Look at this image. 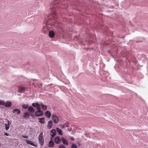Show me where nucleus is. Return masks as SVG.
<instances>
[{
  "label": "nucleus",
  "mask_w": 148,
  "mask_h": 148,
  "mask_svg": "<svg viewBox=\"0 0 148 148\" xmlns=\"http://www.w3.org/2000/svg\"><path fill=\"white\" fill-rule=\"evenodd\" d=\"M5 104V102L3 101L0 100V105H4Z\"/></svg>",
  "instance_id": "obj_22"
},
{
  "label": "nucleus",
  "mask_w": 148,
  "mask_h": 148,
  "mask_svg": "<svg viewBox=\"0 0 148 148\" xmlns=\"http://www.w3.org/2000/svg\"><path fill=\"white\" fill-rule=\"evenodd\" d=\"M29 116V114L28 113H26L24 114V117H28Z\"/></svg>",
  "instance_id": "obj_23"
},
{
  "label": "nucleus",
  "mask_w": 148,
  "mask_h": 148,
  "mask_svg": "<svg viewBox=\"0 0 148 148\" xmlns=\"http://www.w3.org/2000/svg\"><path fill=\"white\" fill-rule=\"evenodd\" d=\"M73 137H72V138H71V140H73Z\"/></svg>",
  "instance_id": "obj_28"
},
{
  "label": "nucleus",
  "mask_w": 148,
  "mask_h": 148,
  "mask_svg": "<svg viewBox=\"0 0 148 148\" xmlns=\"http://www.w3.org/2000/svg\"><path fill=\"white\" fill-rule=\"evenodd\" d=\"M57 132L60 135L62 134V132L61 130L59 128H57Z\"/></svg>",
  "instance_id": "obj_19"
},
{
  "label": "nucleus",
  "mask_w": 148,
  "mask_h": 148,
  "mask_svg": "<svg viewBox=\"0 0 148 148\" xmlns=\"http://www.w3.org/2000/svg\"><path fill=\"white\" fill-rule=\"evenodd\" d=\"M58 148H65V147L63 145H61L59 146Z\"/></svg>",
  "instance_id": "obj_25"
},
{
  "label": "nucleus",
  "mask_w": 148,
  "mask_h": 148,
  "mask_svg": "<svg viewBox=\"0 0 148 148\" xmlns=\"http://www.w3.org/2000/svg\"><path fill=\"white\" fill-rule=\"evenodd\" d=\"M62 143L65 145H68V143L67 142V140L65 138H62L61 139Z\"/></svg>",
  "instance_id": "obj_13"
},
{
  "label": "nucleus",
  "mask_w": 148,
  "mask_h": 148,
  "mask_svg": "<svg viewBox=\"0 0 148 148\" xmlns=\"http://www.w3.org/2000/svg\"><path fill=\"white\" fill-rule=\"evenodd\" d=\"M12 112L14 113H16L17 114H19L20 113V111L18 109H15L12 111Z\"/></svg>",
  "instance_id": "obj_16"
},
{
  "label": "nucleus",
  "mask_w": 148,
  "mask_h": 148,
  "mask_svg": "<svg viewBox=\"0 0 148 148\" xmlns=\"http://www.w3.org/2000/svg\"><path fill=\"white\" fill-rule=\"evenodd\" d=\"M49 35L50 37L51 38L53 37L54 36V32L53 31H51L49 32Z\"/></svg>",
  "instance_id": "obj_18"
},
{
  "label": "nucleus",
  "mask_w": 148,
  "mask_h": 148,
  "mask_svg": "<svg viewBox=\"0 0 148 148\" xmlns=\"http://www.w3.org/2000/svg\"><path fill=\"white\" fill-rule=\"evenodd\" d=\"M56 134V131L55 129L52 130L50 132V135L52 137H54Z\"/></svg>",
  "instance_id": "obj_6"
},
{
  "label": "nucleus",
  "mask_w": 148,
  "mask_h": 148,
  "mask_svg": "<svg viewBox=\"0 0 148 148\" xmlns=\"http://www.w3.org/2000/svg\"><path fill=\"white\" fill-rule=\"evenodd\" d=\"M5 125V128L6 130H8L9 129L10 125L11 124V123L9 121H8V123L4 124Z\"/></svg>",
  "instance_id": "obj_7"
},
{
  "label": "nucleus",
  "mask_w": 148,
  "mask_h": 148,
  "mask_svg": "<svg viewBox=\"0 0 148 148\" xmlns=\"http://www.w3.org/2000/svg\"><path fill=\"white\" fill-rule=\"evenodd\" d=\"M61 141V140L60 139V137L58 136L56 137L55 139V142L57 144H59L60 143Z\"/></svg>",
  "instance_id": "obj_5"
},
{
  "label": "nucleus",
  "mask_w": 148,
  "mask_h": 148,
  "mask_svg": "<svg viewBox=\"0 0 148 148\" xmlns=\"http://www.w3.org/2000/svg\"><path fill=\"white\" fill-rule=\"evenodd\" d=\"M38 120H39V122L43 124L45 123V119L44 118H39Z\"/></svg>",
  "instance_id": "obj_17"
},
{
  "label": "nucleus",
  "mask_w": 148,
  "mask_h": 148,
  "mask_svg": "<svg viewBox=\"0 0 148 148\" xmlns=\"http://www.w3.org/2000/svg\"><path fill=\"white\" fill-rule=\"evenodd\" d=\"M40 108L41 107L43 110H47V106L46 105H45L42 103H40Z\"/></svg>",
  "instance_id": "obj_8"
},
{
  "label": "nucleus",
  "mask_w": 148,
  "mask_h": 148,
  "mask_svg": "<svg viewBox=\"0 0 148 148\" xmlns=\"http://www.w3.org/2000/svg\"><path fill=\"white\" fill-rule=\"evenodd\" d=\"M38 141L39 144L41 145H43L44 144V139L43 138V133L41 132L38 136Z\"/></svg>",
  "instance_id": "obj_1"
},
{
  "label": "nucleus",
  "mask_w": 148,
  "mask_h": 148,
  "mask_svg": "<svg viewBox=\"0 0 148 148\" xmlns=\"http://www.w3.org/2000/svg\"><path fill=\"white\" fill-rule=\"evenodd\" d=\"M54 146V143L53 141L51 140L49 142L48 146L50 147H53Z\"/></svg>",
  "instance_id": "obj_10"
},
{
  "label": "nucleus",
  "mask_w": 148,
  "mask_h": 148,
  "mask_svg": "<svg viewBox=\"0 0 148 148\" xmlns=\"http://www.w3.org/2000/svg\"><path fill=\"white\" fill-rule=\"evenodd\" d=\"M25 90V88L21 87L19 88V91L21 93H22L24 92Z\"/></svg>",
  "instance_id": "obj_20"
},
{
  "label": "nucleus",
  "mask_w": 148,
  "mask_h": 148,
  "mask_svg": "<svg viewBox=\"0 0 148 148\" xmlns=\"http://www.w3.org/2000/svg\"><path fill=\"white\" fill-rule=\"evenodd\" d=\"M26 141L27 143L32 145L35 147H37V146L36 145H35L33 143L32 141H30L28 140H26Z\"/></svg>",
  "instance_id": "obj_11"
},
{
  "label": "nucleus",
  "mask_w": 148,
  "mask_h": 148,
  "mask_svg": "<svg viewBox=\"0 0 148 148\" xmlns=\"http://www.w3.org/2000/svg\"><path fill=\"white\" fill-rule=\"evenodd\" d=\"M32 105L35 108H36L37 109H40V105L38 103H32Z\"/></svg>",
  "instance_id": "obj_4"
},
{
  "label": "nucleus",
  "mask_w": 148,
  "mask_h": 148,
  "mask_svg": "<svg viewBox=\"0 0 148 148\" xmlns=\"http://www.w3.org/2000/svg\"><path fill=\"white\" fill-rule=\"evenodd\" d=\"M1 143H0V147H1Z\"/></svg>",
  "instance_id": "obj_29"
},
{
  "label": "nucleus",
  "mask_w": 148,
  "mask_h": 148,
  "mask_svg": "<svg viewBox=\"0 0 148 148\" xmlns=\"http://www.w3.org/2000/svg\"><path fill=\"white\" fill-rule=\"evenodd\" d=\"M22 108L24 109H26L28 108L29 105L28 104H23L22 105Z\"/></svg>",
  "instance_id": "obj_21"
},
{
  "label": "nucleus",
  "mask_w": 148,
  "mask_h": 148,
  "mask_svg": "<svg viewBox=\"0 0 148 148\" xmlns=\"http://www.w3.org/2000/svg\"><path fill=\"white\" fill-rule=\"evenodd\" d=\"M53 124L52 121H49L47 124V127L49 129L51 128Z\"/></svg>",
  "instance_id": "obj_14"
},
{
  "label": "nucleus",
  "mask_w": 148,
  "mask_h": 148,
  "mask_svg": "<svg viewBox=\"0 0 148 148\" xmlns=\"http://www.w3.org/2000/svg\"><path fill=\"white\" fill-rule=\"evenodd\" d=\"M38 111L35 113V115L37 116H39L42 115L43 114V111L40 109H37Z\"/></svg>",
  "instance_id": "obj_2"
},
{
  "label": "nucleus",
  "mask_w": 148,
  "mask_h": 148,
  "mask_svg": "<svg viewBox=\"0 0 148 148\" xmlns=\"http://www.w3.org/2000/svg\"><path fill=\"white\" fill-rule=\"evenodd\" d=\"M71 148H77L76 145L75 144H73L71 146Z\"/></svg>",
  "instance_id": "obj_24"
},
{
  "label": "nucleus",
  "mask_w": 148,
  "mask_h": 148,
  "mask_svg": "<svg viewBox=\"0 0 148 148\" xmlns=\"http://www.w3.org/2000/svg\"><path fill=\"white\" fill-rule=\"evenodd\" d=\"M23 138H27V136H25L23 137Z\"/></svg>",
  "instance_id": "obj_27"
},
{
  "label": "nucleus",
  "mask_w": 148,
  "mask_h": 148,
  "mask_svg": "<svg viewBox=\"0 0 148 148\" xmlns=\"http://www.w3.org/2000/svg\"><path fill=\"white\" fill-rule=\"evenodd\" d=\"M45 114L47 118H49L50 117L51 115V113L49 111H47L45 113Z\"/></svg>",
  "instance_id": "obj_12"
},
{
  "label": "nucleus",
  "mask_w": 148,
  "mask_h": 148,
  "mask_svg": "<svg viewBox=\"0 0 148 148\" xmlns=\"http://www.w3.org/2000/svg\"><path fill=\"white\" fill-rule=\"evenodd\" d=\"M52 119L55 123H57L58 122V118L56 115H52Z\"/></svg>",
  "instance_id": "obj_3"
},
{
  "label": "nucleus",
  "mask_w": 148,
  "mask_h": 148,
  "mask_svg": "<svg viewBox=\"0 0 148 148\" xmlns=\"http://www.w3.org/2000/svg\"><path fill=\"white\" fill-rule=\"evenodd\" d=\"M28 111L32 113H34L35 112L34 109L32 106H30L28 108Z\"/></svg>",
  "instance_id": "obj_15"
},
{
  "label": "nucleus",
  "mask_w": 148,
  "mask_h": 148,
  "mask_svg": "<svg viewBox=\"0 0 148 148\" xmlns=\"http://www.w3.org/2000/svg\"><path fill=\"white\" fill-rule=\"evenodd\" d=\"M4 134L6 136H9V134L8 133H5Z\"/></svg>",
  "instance_id": "obj_26"
},
{
  "label": "nucleus",
  "mask_w": 148,
  "mask_h": 148,
  "mask_svg": "<svg viewBox=\"0 0 148 148\" xmlns=\"http://www.w3.org/2000/svg\"><path fill=\"white\" fill-rule=\"evenodd\" d=\"M12 103L10 102H7L5 103L4 106L6 107L9 108L11 106Z\"/></svg>",
  "instance_id": "obj_9"
}]
</instances>
